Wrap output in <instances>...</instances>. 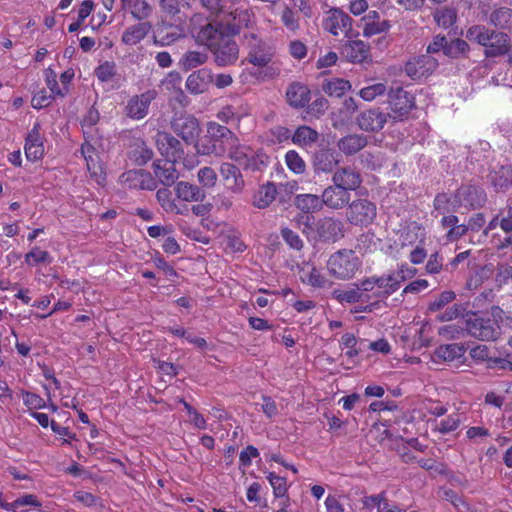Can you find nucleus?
Masks as SVG:
<instances>
[{
  "mask_svg": "<svg viewBox=\"0 0 512 512\" xmlns=\"http://www.w3.org/2000/svg\"><path fill=\"white\" fill-rule=\"evenodd\" d=\"M294 203L304 213L317 212L323 207L322 198L315 194H299L295 197Z\"/></svg>",
  "mask_w": 512,
  "mask_h": 512,
  "instance_id": "4c0bfd02",
  "label": "nucleus"
},
{
  "mask_svg": "<svg viewBox=\"0 0 512 512\" xmlns=\"http://www.w3.org/2000/svg\"><path fill=\"white\" fill-rule=\"evenodd\" d=\"M389 106V118H392L395 121H401L407 117L414 108L415 99L411 93L403 90L402 88H397L395 90H391L389 93Z\"/></svg>",
  "mask_w": 512,
  "mask_h": 512,
  "instance_id": "6e6552de",
  "label": "nucleus"
},
{
  "mask_svg": "<svg viewBox=\"0 0 512 512\" xmlns=\"http://www.w3.org/2000/svg\"><path fill=\"white\" fill-rule=\"evenodd\" d=\"M207 60L208 55L205 52L188 51L182 56L179 64L182 69L188 71L204 64Z\"/></svg>",
  "mask_w": 512,
  "mask_h": 512,
  "instance_id": "de8ad7c7",
  "label": "nucleus"
},
{
  "mask_svg": "<svg viewBox=\"0 0 512 512\" xmlns=\"http://www.w3.org/2000/svg\"><path fill=\"white\" fill-rule=\"evenodd\" d=\"M469 45L462 39H454L451 42H447L445 55L450 57H458L468 51Z\"/></svg>",
  "mask_w": 512,
  "mask_h": 512,
  "instance_id": "0e129e2a",
  "label": "nucleus"
},
{
  "mask_svg": "<svg viewBox=\"0 0 512 512\" xmlns=\"http://www.w3.org/2000/svg\"><path fill=\"white\" fill-rule=\"evenodd\" d=\"M322 26L334 36L344 34L348 38L352 37V19L339 8H332L326 12Z\"/></svg>",
  "mask_w": 512,
  "mask_h": 512,
  "instance_id": "0eeeda50",
  "label": "nucleus"
},
{
  "mask_svg": "<svg viewBox=\"0 0 512 512\" xmlns=\"http://www.w3.org/2000/svg\"><path fill=\"white\" fill-rule=\"evenodd\" d=\"M351 83L348 80L342 78H332L325 80L322 89L323 91L331 97H341L347 91L351 89Z\"/></svg>",
  "mask_w": 512,
  "mask_h": 512,
  "instance_id": "c03bdc74",
  "label": "nucleus"
},
{
  "mask_svg": "<svg viewBox=\"0 0 512 512\" xmlns=\"http://www.w3.org/2000/svg\"><path fill=\"white\" fill-rule=\"evenodd\" d=\"M286 97L290 106L294 108H303L309 103L311 99V92L306 85L295 82L290 84L287 88Z\"/></svg>",
  "mask_w": 512,
  "mask_h": 512,
  "instance_id": "cd10ccee",
  "label": "nucleus"
},
{
  "mask_svg": "<svg viewBox=\"0 0 512 512\" xmlns=\"http://www.w3.org/2000/svg\"><path fill=\"white\" fill-rule=\"evenodd\" d=\"M512 280V266L501 264L497 267L495 275V284L498 289L508 284Z\"/></svg>",
  "mask_w": 512,
  "mask_h": 512,
  "instance_id": "69168bd1",
  "label": "nucleus"
},
{
  "mask_svg": "<svg viewBox=\"0 0 512 512\" xmlns=\"http://www.w3.org/2000/svg\"><path fill=\"white\" fill-rule=\"evenodd\" d=\"M494 266L486 264L478 268L467 280L466 287L469 290L478 289L486 280L490 279L494 274Z\"/></svg>",
  "mask_w": 512,
  "mask_h": 512,
  "instance_id": "a18cd8bd",
  "label": "nucleus"
},
{
  "mask_svg": "<svg viewBox=\"0 0 512 512\" xmlns=\"http://www.w3.org/2000/svg\"><path fill=\"white\" fill-rule=\"evenodd\" d=\"M319 235L328 241H336L343 236V223L332 217H325L318 224Z\"/></svg>",
  "mask_w": 512,
  "mask_h": 512,
  "instance_id": "7c9ffc66",
  "label": "nucleus"
},
{
  "mask_svg": "<svg viewBox=\"0 0 512 512\" xmlns=\"http://www.w3.org/2000/svg\"><path fill=\"white\" fill-rule=\"evenodd\" d=\"M198 155H214L216 157H223L226 153V148L222 144H218L206 135L201 141L195 145Z\"/></svg>",
  "mask_w": 512,
  "mask_h": 512,
  "instance_id": "79ce46f5",
  "label": "nucleus"
},
{
  "mask_svg": "<svg viewBox=\"0 0 512 512\" xmlns=\"http://www.w3.org/2000/svg\"><path fill=\"white\" fill-rule=\"evenodd\" d=\"M172 129L185 142L195 140L200 133L198 120L194 116L187 114L175 117L172 121Z\"/></svg>",
  "mask_w": 512,
  "mask_h": 512,
  "instance_id": "2eb2a0df",
  "label": "nucleus"
},
{
  "mask_svg": "<svg viewBox=\"0 0 512 512\" xmlns=\"http://www.w3.org/2000/svg\"><path fill=\"white\" fill-rule=\"evenodd\" d=\"M465 349L458 344L441 345L435 350V358L444 362H453L464 357Z\"/></svg>",
  "mask_w": 512,
  "mask_h": 512,
  "instance_id": "ea45409f",
  "label": "nucleus"
},
{
  "mask_svg": "<svg viewBox=\"0 0 512 512\" xmlns=\"http://www.w3.org/2000/svg\"><path fill=\"white\" fill-rule=\"evenodd\" d=\"M177 162L160 159L154 162L153 169L154 174L165 186H170L175 183L178 179L179 174L175 168Z\"/></svg>",
  "mask_w": 512,
  "mask_h": 512,
  "instance_id": "bb28decb",
  "label": "nucleus"
},
{
  "mask_svg": "<svg viewBox=\"0 0 512 512\" xmlns=\"http://www.w3.org/2000/svg\"><path fill=\"white\" fill-rule=\"evenodd\" d=\"M460 423V417L457 413L449 415L446 419H443L436 423L435 429L442 434H446L456 430Z\"/></svg>",
  "mask_w": 512,
  "mask_h": 512,
  "instance_id": "bf43d9fd",
  "label": "nucleus"
},
{
  "mask_svg": "<svg viewBox=\"0 0 512 512\" xmlns=\"http://www.w3.org/2000/svg\"><path fill=\"white\" fill-rule=\"evenodd\" d=\"M467 325L468 335L482 341H495L502 334L498 322H461Z\"/></svg>",
  "mask_w": 512,
  "mask_h": 512,
  "instance_id": "a211bd4d",
  "label": "nucleus"
},
{
  "mask_svg": "<svg viewBox=\"0 0 512 512\" xmlns=\"http://www.w3.org/2000/svg\"><path fill=\"white\" fill-rule=\"evenodd\" d=\"M300 278L303 283L316 288H324L330 286V281L316 267L305 264L301 268Z\"/></svg>",
  "mask_w": 512,
  "mask_h": 512,
  "instance_id": "473e14b6",
  "label": "nucleus"
},
{
  "mask_svg": "<svg viewBox=\"0 0 512 512\" xmlns=\"http://www.w3.org/2000/svg\"><path fill=\"white\" fill-rule=\"evenodd\" d=\"M388 118V114L378 109H370L362 112L357 121L360 129L364 131H379L384 127Z\"/></svg>",
  "mask_w": 512,
  "mask_h": 512,
  "instance_id": "393cba45",
  "label": "nucleus"
},
{
  "mask_svg": "<svg viewBox=\"0 0 512 512\" xmlns=\"http://www.w3.org/2000/svg\"><path fill=\"white\" fill-rule=\"evenodd\" d=\"M122 184L132 189L152 190L156 183L151 174L143 170H130L120 176Z\"/></svg>",
  "mask_w": 512,
  "mask_h": 512,
  "instance_id": "412c9836",
  "label": "nucleus"
},
{
  "mask_svg": "<svg viewBox=\"0 0 512 512\" xmlns=\"http://www.w3.org/2000/svg\"><path fill=\"white\" fill-rule=\"evenodd\" d=\"M386 90H387L386 85L382 82H379V83H374L372 85L362 88L359 91L358 95L364 101L370 102V101H373L378 96L384 95Z\"/></svg>",
  "mask_w": 512,
  "mask_h": 512,
  "instance_id": "6e6d98bb",
  "label": "nucleus"
},
{
  "mask_svg": "<svg viewBox=\"0 0 512 512\" xmlns=\"http://www.w3.org/2000/svg\"><path fill=\"white\" fill-rule=\"evenodd\" d=\"M217 118L224 123H232L234 121H239L241 116L239 115L238 109L232 105H227L222 107L218 113Z\"/></svg>",
  "mask_w": 512,
  "mask_h": 512,
  "instance_id": "338daca9",
  "label": "nucleus"
},
{
  "mask_svg": "<svg viewBox=\"0 0 512 512\" xmlns=\"http://www.w3.org/2000/svg\"><path fill=\"white\" fill-rule=\"evenodd\" d=\"M456 17V11L448 7L437 9L434 13V20L443 28L451 27L454 24Z\"/></svg>",
  "mask_w": 512,
  "mask_h": 512,
  "instance_id": "603ef678",
  "label": "nucleus"
},
{
  "mask_svg": "<svg viewBox=\"0 0 512 512\" xmlns=\"http://www.w3.org/2000/svg\"><path fill=\"white\" fill-rule=\"evenodd\" d=\"M121 7L137 20L148 18L152 11L150 5L145 0H121Z\"/></svg>",
  "mask_w": 512,
  "mask_h": 512,
  "instance_id": "c9c22d12",
  "label": "nucleus"
},
{
  "mask_svg": "<svg viewBox=\"0 0 512 512\" xmlns=\"http://www.w3.org/2000/svg\"><path fill=\"white\" fill-rule=\"evenodd\" d=\"M360 260L351 250H340L330 256L327 268L331 275L340 280L352 278L360 267Z\"/></svg>",
  "mask_w": 512,
  "mask_h": 512,
  "instance_id": "39448f33",
  "label": "nucleus"
},
{
  "mask_svg": "<svg viewBox=\"0 0 512 512\" xmlns=\"http://www.w3.org/2000/svg\"><path fill=\"white\" fill-rule=\"evenodd\" d=\"M456 295L453 291L447 290L440 294V296L435 299L433 302L429 305V310L436 312L440 311L444 308L448 303L452 302L455 299Z\"/></svg>",
  "mask_w": 512,
  "mask_h": 512,
  "instance_id": "774afa93",
  "label": "nucleus"
},
{
  "mask_svg": "<svg viewBox=\"0 0 512 512\" xmlns=\"http://www.w3.org/2000/svg\"><path fill=\"white\" fill-rule=\"evenodd\" d=\"M81 153L86 161L87 170L90 177L100 186H103L106 181V175L100 161L99 153L96 147L88 140L83 143Z\"/></svg>",
  "mask_w": 512,
  "mask_h": 512,
  "instance_id": "9b49d317",
  "label": "nucleus"
},
{
  "mask_svg": "<svg viewBox=\"0 0 512 512\" xmlns=\"http://www.w3.org/2000/svg\"><path fill=\"white\" fill-rule=\"evenodd\" d=\"M174 193L178 202H202L206 198V193L200 186L187 181L177 182Z\"/></svg>",
  "mask_w": 512,
  "mask_h": 512,
  "instance_id": "4be33fe9",
  "label": "nucleus"
},
{
  "mask_svg": "<svg viewBox=\"0 0 512 512\" xmlns=\"http://www.w3.org/2000/svg\"><path fill=\"white\" fill-rule=\"evenodd\" d=\"M332 182L335 186L341 188L347 193H350L360 187L362 179L355 169L351 167H343L334 172Z\"/></svg>",
  "mask_w": 512,
  "mask_h": 512,
  "instance_id": "aec40b11",
  "label": "nucleus"
},
{
  "mask_svg": "<svg viewBox=\"0 0 512 512\" xmlns=\"http://www.w3.org/2000/svg\"><path fill=\"white\" fill-rule=\"evenodd\" d=\"M487 368L494 370L512 371V357H510V353H508L506 357L490 356L487 362Z\"/></svg>",
  "mask_w": 512,
  "mask_h": 512,
  "instance_id": "e2e57ef3",
  "label": "nucleus"
},
{
  "mask_svg": "<svg viewBox=\"0 0 512 512\" xmlns=\"http://www.w3.org/2000/svg\"><path fill=\"white\" fill-rule=\"evenodd\" d=\"M342 54L352 63H362L369 56V46L361 40L348 41L343 46Z\"/></svg>",
  "mask_w": 512,
  "mask_h": 512,
  "instance_id": "c756f323",
  "label": "nucleus"
},
{
  "mask_svg": "<svg viewBox=\"0 0 512 512\" xmlns=\"http://www.w3.org/2000/svg\"><path fill=\"white\" fill-rule=\"evenodd\" d=\"M321 198L323 205H326L331 209L338 210L342 209L349 203L350 193H347L333 184L324 189Z\"/></svg>",
  "mask_w": 512,
  "mask_h": 512,
  "instance_id": "a878e982",
  "label": "nucleus"
},
{
  "mask_svg": "<svg viewBox=\"0 0 512 512\" xmlns=\"http://www.w3.org/2000/svg\"><path fill=\"white\" fill-rule=\"evenodd\" d=\"M228 157L242 165L246 170H260L262 166H266L268 163V157L259 151H254L250 146L241 144L239 139L235 135L228 142Z\"/></svg>",
  "mask_w": 512,
  "mask_h": 512,
  "instance_id": "20e7f679",
  "label": "nucleus"
},
{
  "mask_svg": "<svg viewBox=\"0 0 512 512\" xmlns=\"http://www.w3.org/2000/svg\"><path fill=\"white\" fill-rule=\"evenodd\" d=\"M22 506H33V507H40L41 503L37 499V497L33 494H26L23 495L13 502H11V505H5L4 509L7 511H16L18 508Z\"/></svg>",
  "mask_w": 512,
  "mask_h": 512,
  "instance_id": "13d9d810",
  "label": "nucleus"
},
{
  "mask_svg": "<svg viewBox=\"0 0 512 512\" xmlns=\"http://www.w3.org/2000/svg\"><path fill=\"white\" fill-rule=\"evenodd\" d=\"M24 259L28 266L50 264L53 261L52 256L47 251L40 249L38 246H34L28 253H26Z\"/></svg>",
  "mask_w": 512,
  "mask_h": 512,
  "instance_id": "09e8293b",
  "label": "nucleus"
},
{
  "mask_svg": "<svg viewBox=\"0 0 512 512\" xmlns=\"http://www.w3.org/2000/svg\"><path fill=\"white\" fill-rule=\"evenodd\" d=\"M225 189L233 195H240L245 190V180L240 169L232 163L224 162L219 168Z\"/></svg>",
  "mask_w": 512,
  "mask_h": 512,
  "instance_id": "9d476101",
  "label": "nucleus"
},
{
  "mask_svg": "<svg viewBox=\"0 0 512 512\" xmlns=\"http://www.w3.org/2000/svg\"><path fill=\"white\" fill-rule=\"evenodd\" d=\"M184 34L183 30L178 26L162 24L156 30V41L161 45H170Z\"/></svg>",
  "mask_w": 512,
  "mask_h": 512,
  "instance_id": "a19ab883",
  "label": "nucleus"
},
{
  "mask_svg": "<svg viewBox=\"0 0 512 512\" xmlns=\"http://www.w3.org/2000/svg\"><path fill=\"white\" fill-rule=\"evenodd\" d=\"M267 479L273 488V494L276 498H280L287 493V480L285 477L278 476L273 472L267 475Z\"/></svg>",
  "mask_w": 512,
  "mask_h": 512,
  "instance_id": "4d7b16f0",
  "label": "nucleus"
},
{
  "mask_svg": "<svg viewBox=\"0 0 512 512\" xmlns=\"http://www.w3.org/2000/svg\"><path fill=\"white\" fill-rule=\"evenodd\" d=\"M155 97L156 92L151 90L131 97L125 106L126 115L135 120L144 118L147 115L148 108Z\"/></svg>",
  "mask_w": 512,
  "mask_h": 512,
  "instance_id": "4468645a",
  "label": "nucleus"
},
{
  "mask_svg": "<svg viewBox=\"0 0 512 512\" xmlns=\"http://www.w3.org/2000/svg\"><path fill=\"white\" fill-rule=\"evenodd\" d=\"M469 41L477 42L485 47L484 54L487 57H497L507 53L509 50L508 35L503 32L490 31L482 25L470 27L466 32Z\"/></svg>",
  "mask_w": 512,
  "mask_h": 512,
  "instance_id": "f03ea898",
  "label": "nucleus"
},
{
  "mask_svg": "<svg viewBox=\"0 0 512 512\" xmlns=\"http://www.w3.org/2000/svg\"><path fill=\"white\" fill-rule=\"evenodd\" d=\"M95 74L101 82H108L116 74V65L114 62L106 61L97 67Z\"/></svg>",
  "mask_w": 512,
  "mask_h": 512,
  "instance_id": "680f3d73",
  "label": "nucleus"
},
{
  "mask_svg": "<svg viewBox=\"0 0 512 512\" xmlns=\"http://www.w3.org/2000/svg\"><path fill=\"white\" fill-rule=\"evenodd\" d=\"M46 85L52 94L56 96H65L68 93V89H61L57 81V75L51 68L46 69Z\"/></svg>",
  "mask_w": 512,
  "mask_h": 512,
  "instance_id": "052dcab7",
  "label": "nucleus"
},
{
  "mask_svg": "<svg viewBox=\"0 0 512 512\" xmlns=\"http://www.w3.org/2000/svg\"><path fill=\"white\" fill-rule=\"evenodd\" d=\"M367 145V139L361 134H350L341 138L338 148L346 155H353Z\"/></svg>",
  "mask_w": 512,
  "mask_h": 512,
  "instance_id": "f704fd0d",
  "label": "nucleus"
},
{
  "mask_svg": "<svg viewBox=\"0 0 512 512\" xmlns=\"http://www.w3.org/2000/svg\"><path fill=\"white\" fill-rule=\"evenodd\" d=\"M191 33L198 44L204 45L210 50L221 42L227 35L212 23H206L203 26H193Z\"/></svg>",
  "mask_w": 512,
  "mask_h": 512,
  "instance_id": "dca6fc26",
  "label": "nucleus"
},
{
  "mask_svg": "<svg viewBox=\"0 0 512 512\" xmlns=\"http://www.w3.org/2000/svg\"><path fill=\"white\" fill-rule=\"evenodd\" d=\"M405 280L404 271L362 280L359 284L335 290L334 297L341 303H360L356 311L363 309L372 312L380 308L383 299L399 289Z\"/></svg>",
  "mask_w": 512,
  "mask_h": 512,
  "instance_id": "f257e3e1",
  "label": "nucleus"
},
{
  "mask_svg": "<svg viewBox=\"0 0 512 512\" xmlns=\"http://www.w3.org/2000/svg\"><path fill=\"white\" fill-rule=\"evenodd\" d=\"M207 135L213 141L223 145V141L228 142L235 136V134L225 126H222L216 122H209L207 124Z\"/></svg>",
  "mask_w": 512,
  "mask_h": 512,
  "instance_id": "49530a36",
  "label": "nucleus"
},
{
  "mask_svg": "<svg viewBox=\"0 0 512 512\" xmlns=\"http://www.w3.org/2000/svg\"><path fill=\"white\" fill-rule=\"evenodd\" d=\"M223 19L229 26V30L236 34L243 28L251 27L255 22V15L248 3L235 7L234 4H232L224 11Z\"/></svg>",
  "mask_w": 512,
  "mask_h": 512,
  "instance_id": "423d86ee",
  "label": "nucleus"
},
{
  "mask_svg": "<svg viewBox=\"0 0 512 512\" xmlns=\"http://www.w3.org/2000/svg\"><path fill=\"white\" fill-rule=\"evenodd\" d=\"M277 189L274 183L262 185L254 196L253 204L259 209L267 208L276 198Z\"/></svg>",
  "mask_w": 512,
  "mask_h": 512,
  "instance_id": "58836bf2",
  "label": "nucleus"
},
{
  "mask_svg": "<svg viewBox=\"0 0 512 512\" xmlns=\"http://www.w3.org/2000/svg\"><path fill=\"white\" fill-rule=\"evenodd\" d=\"M155 141L159 153L165 160L180 162L184 151L175 137L167 132H158Z\"/></svg>",
  "mask_w": 512,
  "mask_h": 512,
  "instance_id": "f8f14e48",
  "label": "nucleus"
},
{
  "mask_svg": "<svg viewBox=\"0 0 512 512\" xmlns=\"http://www.w3.org/2000/svg\"><path fill=\"white\" fill-rule=\"evenodd\" d=\"M439 334L447 339H460L468 335L467 325L461 322L445 325L439 329Z\"/></svg>",
  "mask_w": 512,
  "mask_h": 512,
  "instance_id": "8fccbe9b",
  "label": "nucleus"
},
{
  "mask_svg": "<svg viewBox=\"0 0 512 512\" xmlns=\"http://www.w3.org/2000/svg\"><path fill=\"white\" fill-rule=\"evenodd\" d=\"M490 22L499 28H507L512 24V9L501 7L492 12Z\"/></svg>",
  "mask_w": 512,
  "mask_h": 512,
  "instance_id": "3c124183",
  "label": "nucleus"
},
{
  "mask_svg": "<svg viewBox=\"0 0 512 512\" xmlns=\"http://www.w3.org/2000/svg\"><path fill=\"white\" fill-rule=\"evenodd\" d=\"M285 163L289 170L295 174H303L306 170L305 161L295 150H289L286 153Z\"/></svg>",
  "mask_w": 512,
  "mask_h": 512,
  "instance_id": "864d4df0",
  "label": "nucleus"
},
{
  "mask_svg": "<svg viewBox=\"0 0 512 512\" xmlns=\"http://www.w3.org/2000/svg\"><path fill=\"white\" fill-rule=\"evenodd\" d=\"M211 52L214 54L215 62L219 66L233 64L238 58V45L229 36H226L221 42L215 45Z\"/></svg>",
  "mask_w": 512,
  "mask_h": 512,
  "instance_id": "6ab92c4d",
  "label": "nucleus"
},
{
  "mask_svg": "<svg viewBox=\"0 0 512 512\" xmlns=\"http://www.w3.org/2000/svg\"><path fill=\"white\" fill-rule=\"evenodd\" d=\"M426 233L425 229L417 223L409 224L399 237L402 248L413 247L418 244H425Z\"/></svg>",
  "mask_w": 512,
  "mask_h": 512,
  "instance_id": "c85d7f7f",
  "label": "nucleus"
},
{
  "mask_svg": "<svg viewBox=\"0 0 512 512\" xmlns=\"http://www.w3.org/2000/svg\"><path fill=\"white\" fill-rule=\"evenodd\" d=\"M213 82V73L210 69L202 68L192 72L186 80V88L192 94H201L208 90Z\"/></svg>",
  "mask_w": 512,
  "mask_h": 512,
  "instance_id": "b1692460",
  "label": "nucleus"
},
{
  "mask_svg": "<svg viewBox=\"0 0 512 512\" xmlns=\"http://www.w3.org/2000/svg\"><path fill=\"white\" fill-rule=\"evenodd\" d=\"M377 210L373 202L367 199L353 201L347 210V220L354 225H369L376 218Z\"/></svg>",
  "mask_w": 512,
  "mask_h": 512,
  "instance_id": "1a4fd4ad",
  "label": "nucleus"
},
{
  "mask_svg": "<svg viewBox=\"0 0 512 512\" xmlns=\"http://www.w3.org/2000/svg\"><path fill=\"white\" fill-rule=\"evenodd\" d=\"M337 163V155L331 150H320L314 156V166L318 171L330 172Z\"/></svg>",
  "mask_w": 512,
  "mask_h": 512,
  "instance_id": "37998d69",
  "label": "nucleus"
},
{
  "mask_svg": "<svg viewBox=\"0 0 512 512\" xmlns=\"http://www.w3.org/2000/svg\"><path fill=\"white\" fill-rule=\"evenodd\" d=\"M157 201L164 211L167 213H175L178 215H185L188 211L186 205L177 203V199L172 198L171 191L167 188H161L156 193Z\"/></svg>",
  "mask_w": 512,
  "mask_h": 512,
  "instance_id": "2f4dec72",
  "label": "nucleus"
},
{
  "mask_svg": "<svg viewBox=\"0 0 512 512\" xmlns=\"http://www.w3.org/2000/svg\"><path fill=\"white\" fill-rule=\"evenodd\" d=\"M150 29L151 25L148 22L132 25L123 32L121 40L125 45H136L146 37Z\"/></svg>",
  "mask_w": 512,
  "mask_h": 512,
  "instance_id": "72a5a7b5",
  "label": "nucleus"
},
{
  "mask_svg": "<svg viewBox=\"0 0 512 512\" xmlns=\"http://www.w3.org/2000/svg\"><path fill=\"white\" fill-rule=\"evenodd\" d=\"M438 66V61L431 55H421L410 59L405 64L406 74L413 80L427 77Z\"/></svg>",
  "mask_w": 512,
  "mask_h": 512,
  "instance_id": "ddd939ff",
  "label": "nucleus"
},
{
  "mask_svg": "<svg viewBox=\"0 0 512 512\" xmlns=\"http://www.w3.org/2000/svg\"><path fill=\"white\" fill-rule=\"evenodd\" d=\"M25 155L30 161L40 160L44 155L43 139L40 135V124L35 123L28 133L24 146Z\"/></svg>",
  "mask_w": 512,
  "mask_h": 512,
  "instance_id": "5701e85b",
  "label": "nucleus"
},
{
  "mask_svg": "<svg viewBox=\"0 0 512 512\" xmlns=\"http://www.w3.org/2000/svg\"><path fill=\"white\" fill-rule=\"evenodd\" d=\"M484 200L482 191L471 186H464L458 189L454 196L439 194L435 197L434 207L440 214L454 211L459 206L474 207L480 205Z\"/></svg>",
  "mask_w": 512,
  "mask_h": 512,
  "instance_id": "7ed1b4c3",
  "label": "nucleus"
},
{
  "mask_svg": "<svg viewBox=\"0 0 512 512\" xmlns=\"http://www.w3.org/2000/svg\"><path fill=\"white\" fill-rule=\"evenodd\" d=\"M319 139V133L309 126L298 127L292 135L294 144L300 147H312Z\"/></svg>",
  "mask_w": 512,
  "mask_h": 512,
  "instance_id": "e433bc0d",
  "label": "nucleus"
},
{
  "mask_svg": "<svg viewBox=\"0 0 512 512\" xmlns=\"http://www.w3.org/2000/svg\"><path fill=\"white\" fill-rule=\"evenodd\" d=\"M246 39L250 46L249 62L258 67L266 66L273 55L271 48L254 34L246 36Z\"/></svg>",
  "mask_w": 512,
  "mask_h": 512,
  "instance_id": "f3484780",
  "label": "nucleus"
},
{
  "mask_svg": "<svg viewBox=\"0 0 512 512\" xmlns=\"http://www.w3.org/2000/svg\"><path fill=\"white\" fill-rule=\"evenodd\" d=\"M197 179L204 190V188L211 189L215 187L218 176L213 168L206 166L198 170Z\"/></svg>",
  "mask_w": 512,
  "mask_h": 512,
  "instance_id": "5fc2aeb1",
  "label": "nucleus"
}]
</instances>
